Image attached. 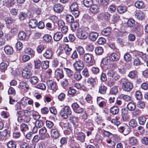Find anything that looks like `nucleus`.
<instances>
[{"instance_id":"f257e3e1","label":"nucleus","mask_w":148,"mask_h":148,"mask_svg":"<svg viewBox=\"0 0 148 148\" xmlns=\"http://www.w3.org/2000/svg\"><path fill=\"white\" fill-rule=\"evenodd\" d=\"M123 90L125 92H130L133 88V85L127 79L122 78L120 81Z\"/></svg>"},{"instance_id":"f03ea898","label":"nucleus","mask_w":148,"mask_h":148,"mask_svg":"<svg viewBox=\"0 0 148 148\" xmlns=\"http://www.w3.org/2000/svg\"><path fill=\"white\" fill-rule=\"evenodd\" d=\"M87 29V27H85L77 29L76 32V36L77 37L82 40L86 38L88 36V32L86 31Z\"/></svg>"},{"instance_id":"7ed1b4c3","label":"nucleus","mask_w":148,"mask_h":148,"mask_svg":"<svg viewBox=\"0 0 148 148\" xmlns=\"http://www.w3.org/2000/svg\"><path fill=\"white\" fill-rule=\"evenodd\" d=\"M72 111L70 107L66 106L62 108L60 111V115L63 118L66 119L68 117V115H70Z\"/></svg>"},{"instance_id":"20e7f679","label":"nucleus","mask_w":148,"mask_h":148,"mask_svg":"<svg viewBox=\"0 0 148 148\" xmlns=\"http://www.w3.org/2000/svg\"><path fill=\"white\" fill-rule=\"evenodd\" d=\"M70 8L73 14L75 17H78L79 12L78 10L79 8L77 3L75 2L72 3L70 6Z\"/></svg>"},{"instance_id":"39448f33","label":"nucleus","mask_w":148,"mask_h":148,"mask_svg":"<svg viewBox=\"0 0 148 148\" xmlns=\"http://www.w3.org/2000/svg\"><path fill=\"white\" fill-rule=\"evenodd\" d=\"M83 59L85 61L92 65L95 63L92 54L89 53H86L83 57Z\"/></svg>"},{"instance_id":"423d86ee","label":"nucleus","mask_w":148,"mask_h":148,"mask_svg":"<svg viewBox=\"0 0 148 148\" xmlns=\"http://www.w3.org/2000/svg\"><path fill=\"white\" fill-rule=\"evenodd\" d=\"M84 64L83 61L79 60L76 61L73 64V67L77 71H79L83 68Z\"/></svg>"},{"instance_id":"0eeeda50","label":"nucleus","mask_w":148,"mask_h":148,"mask_svg":"<svg viewBox=\"0 0 148 148\" xmlns=\"http://www.w3.org/2000/svg\"><path fill=\"white\" fill-rule=\"evenodd\" d=\"M47 86L48 89L55 91L57 89L56 82L52 80H48L47 82Z\"/></svg>"},{"instance_id":"6e6552de","label":"nucleus","mask_w":148,"mask_h":148,"mask_svg":"<svg viewBox=\"0 0 148 148\" xmlns=\"http://www.w3.org/2000/svg\"><path fill=\"white\" fill-rule=\"evenodd\" d=\"M107 75L108 76L112 78L113 79L117 80L120 78V76L116 72H114L112 70L108 71Z\"/></svg>"},{"instance_id":"1a4fd4ad","label":"nucleus","mask_w":148,"mask_h":148,"mask_svg":"<svg viewBox=\"0 0 148 148\" xmlns=\"http://www.w3.org/2000/svg\"><path fill=\"white\" fill-rule=\"evenodd\" d=\"M32 75V71L29 69H25L23 71L22 75L25 79H29Z\"/></svg>"},{"instance_id":"9d476101","label":"nucleus","mask_w":148,"mask_h":148,"mask_svg":"<svg viewBox=\"0 0 148 148\" xmlns=\"http://www.w3.org/2000/svg\"><path fill=\"white\" fill-rule=\"evenodd\" d=\"M53 8L54 12L59 13L62 12L64 8L62 5L60 3H57L53 5Z\"/></svg>"},{"instance_id":"9b49d317","label":"nucleus","mask_w":148,"mask_h":148,"mask_svg":"<svg viewBox=\"0 0 148 148\" xmlns=\"http://www.w3.org/2000/svg\"><path fill=\"white\" fill-rule=\"evenodd\" d=\"M99 8L97 4H92L90 7V11L92 14H96L99 11Z\"/></svg>"},{"instance_id":"f8f14e48","label":"nucleus","mask_w":148,"mask_h":148,"mask_svg":"<svg viewBox=\"0 0 148 148\" xmlns=\"http://www.w3.org/2000/svg\"><path fill=\"white\" fill-rule=\"evenodd\" d=\"M53 51L50 49H47L43 54V56L46 59H51L53 55Z\"/></svg>"},{"instance_id":"ddd939ff","label":"nucleus","mask_w":148,"mask_h":148,"mask_svg":"<svg viewBox=\"0 0 148 148\" xmlns=\"http://www.w3.org/2000/svg\"><path fill=\"white\" fill-rule=\"evenodd\" d=\"M75 136L77 139L80 142L83 143L84 141L85 136L84 133L82 132H76Z\"/></svg>"},{"instance_id":"4468645a","label":"nucleus","mask_w":148,"mask_h":148,"mask_svg":"<svg viewBox=\"0 0 148 148\" xmlns=\"http://www.w3.org/2000/svg\"><path fill=\"white\" fill-rule=\"evenodd\" d=\"M3 2V5L7 7H12L15 3L14 0H4Z\"/></svg>"},{"instance_id":"2eb2a0df","label":"nucleus","mask_w":148,"mask_h":148,"mask_svg":"<svg viewBox=\"0 0 148 148\" xmlns=\"http://www.w3.org/2000/svg\"><path fill=\"white\" fill-rule=\"evenodd\" d=\"M51 135L53 138L56 139L60 136V134L57 129H53L51 132Z\"/></svg>"},{"instance_id":"dca6fc26","label":"nucleus","mask_w":148,"mask_h":148,"mask_svg":"<svg viewBox=\"0 0 148 148\" xmlns=\"http://www.w3.org/2000/svg\"><path fill=\"white\" fill-rule=\"evenodd\" d=\"M37 25V21L36 20L34 19H32L30 20L29 26L30 28L34 29L36 27Z\"/></svg>"},{"instance_id":"f3484780","label":"nucleus","mask_w":148,"mask_h":148,"mask_svg":"<svg viewBox=\"0 0 148 148\" xmlns=\"http://www.w3.org/2000/svg\"><path fill=\"white\" fill-rule=\"evenodd\" d=\"M107 87L103 84H101L99 87L98 92L101 94H105L106 93Z\"/></svg>"},{"instance_id":"a211bd4d","label":"nucleus","mask_w":148,"mask_h":148,"mask_svg":"<svg viewBox=\"0 0 148 148\" xmlns=\"http://www.w3.org/2000/svg\"><path fill=\"white\" fill-rule=\"evenodd\" d=\"M69 120L70 122H71L75 127H76L78 125V118L73 116L71 115L69 117Z\"/></svg>"},{"instance_id":"6ab92c4d","label":"nucleus","mask_w":148,"mask_h":148,"mask_svg":"<svg viewBox=\"0 0 148 148\" xmlns=\"http://www.w3.org/2000/svg\"><path fill=\"white\" fill-rule=\"evenodd\" d=\"M55 75L59 77L60 79L63 78L64 75L62 70L59 69H57L55 71Z\"/></svg>"},{"instance_id":"aec40b11","label":"nucleus","mask_w":148,"mask_h":148,"mask_svg":"<svg viewBox=\"0 0 148 148\" xmlns=\"http://www.w3.org/2000/svg\"><path fill=\"white\" fill-rule=\"evenodd\" d=\"M62 36V33L60 32H56L54 35V40L55 41H58L61 39Z\"/></svg>"},{"instance_id":"412c9836","label":"nucleus","mask_w":148,"mask_h":148,"mask_svg":"<svg viewBox=\"0 0 148 148\" xmlns=\"http://www.w3.org/2000/svg\"><path fill=\"white\" fill-rule=\"evenodd\" d=\"M98 36V34L97 32H91L89 36L90 39L92 41H95Z\"/></svg>"},{"instance_id":"4be33fe9","label":"nucleus","mask_w":148,"mask_h":148,"mask_svg":"<svg viewBox=\"0 0 148 148\" xmlns=\"http://www.w3.org/2000/svg\"><path fill=\"white\" fill-rule=\"evenodd\" d=\"M135 16L138 20H142L145 18V14L143 12L140 11L136 12Z\"/></svg>"},{"instance_id":"5701e85b","label":"nucleus","mask_w":148,"mask_h":148,"mask_svg":"<svg viewBox=\"0 0 148 148\" xmlns=\"http://www.w3.org/2000/svg\"><path fill=\"white\" fill-rule=\"evenodd\" d=\"M119 58V56L115 53H113L111 54L110 56V60L113 61H118Z\"/></svg>"},{"instance_id":"b1692460","label":"nucleus","mask_w":148,"mask_h":148,"mask_svg":"<svg viewBox=\"0 0 148 148\" xmlns=\"http://www.w3.org/2000/svg\"><path fill=\"white\" fill-rule=\"evenodd\" d=\"M24 52L25 53L30 55L31 58L34 57V56L35 52L30 48H26L25 49Z\"/></svg>"},{"instance_id":"393cba45","label":"nucleus","mask_w":148,"mask_h":148,"mask_svg":"<svg viewBox=\"0 0 148 148\" xmlns=\"http://www.w3.org/2000/svg\"><path fill=\"white\" fill-rule=\"evenodd\" d=\"M5 52L7 54H10L13 52V49L12 47L10 46H6L4 48Z\"/></svg>"},{"instance_id":"a878e982","label":"nucleus","mask_w":148,"mask_h":148,"mask_svg":"<svg viewBox=\"0 0 148 148\" xmlns=\"http://www.w3.org/2000/svg\"><path fill=\"white\" fill-rule=\"evenodd\" d=\"M127 108L129 111H133L135 109L136 106L134 103L130 102L127 104Z\"/></svg>"},{"instance_id":"bb28decb","label":"nucleus","mask_w":148,"mask_h":148,"mask_svg":"<svg viewBox=\"0 0 148 148\" xmlns=\"http://www.w3.org/2000/svg\"><path fill=\"white\" fill-rule=\"evenodd\" d=\"M64 48L65 53L67 55H70L72 50V48L69 47L68 44L65 45Z\"/></svg>"},{"instance_id":"cd10ccee","label":"nucleus","mask_w":148,"mask_h":148,"mask_svg":"<svg viewBox=\"0 0 148 148\" xmlns=\"http://www.w3.org/2000/svg\"><path fill=\"white\" fill-rule=\"evenodd\" d=\"M110 111L112 114L115 115L119 113V109L117 106H112L110 108Z\"/></svg>"},{"instance_id":"c85d7f7f","label":"nucleus","mask_w":148,"mask_h":148,"mask_svg":"<svg viewBox=\"0 0 148 148\" xmlns=\"http://www.w3.org/2000/svg\"><path fill=\"white\" fill-rule=\"evenodd\" d=\"M137 139L135 137L132 136L129 138V143L130 144L132 145H134L137 144Z\"/></svg>"},{"instance_id":"c756f323","label":"nucleus","mask_w":148,"mask_h":148,"mask_svg":"<svg viewBox=\"0 0 148 148\" xmlns=\"http://www.w3.org/2000/svg\"><path fill=\"white\" fill-rule=\"evenodd\" d=\"M137 55L138 56L141 57L143 60L146 62L148 60V56L146 55L145 54H143L142 52L137 53Z\"/></svg>"},{"instance_id":"7c9ffc66","label":"nucleus","mask_w":148,"mask_h":148,"mask_svg":"<svg viewBox=\"0 0 148 148\" xmlns=\"http://www.w3.org/2000/svg\"><path fill=\"white\" fill-rule=\"evenodd\" d=\"M8 65V62H3L0 64V69L1 71H4L7 70Z\"/></svg>"},{"instance_id":"2f4dec72","label":"nucleus","mask_w":148,"mask_h":148,"mask_svg":"<svg viewBox=\"0 0 148 148\" xmlns=\"http://www.w3.org/2000/svg\"><path fill=\"white\" fill-rule=\"evenodd\" d=\"M119 97L120 99H122L126 101H128L131 100V97L127 95L121 94L119 96Z\"/></svg>"},{"instance_id":"473e14b6","label":"nucleus","mask_w":148,"mask_h":148,"mask_svg":"<svg viewBox=\"0 0 148 148\" xmlns=\"http://www.w3.org/2000/svg\"><path fill=\"white\" fill-rule=\"evenodd\" d=\"M138 72L135 71H133L130 72L128 76L131 78H134L138 77Z\"/></svg>"},{"instance_id":"72a5a7b5","label":"nucleus","mask_w":148,"mask_h":148,"mask_svg":"<svg viewBox=\"0 0 148 148\" xmlns=\"http://www.w3.org/2000/svg\"><path fill=\"white\" fill-rule=\"evenodd\" d=\"M39 79L38 77L36 76L31 77L29 81L32 85H35L38 82Z\"/></svg>"},{"instance_id":"f704fd0d","label":"nucleus","mask_w":148,"mask_h":148,"mask_svg":"<svg viewBox=\"0 0 148 148\" xmlns=\"http://www.w3.org/2000/svg\"><path fill=\"white\" fill-rule=\"evenodd\" d=\"M87 82L93 86H95L96 84V79L92 77L88 78Z\"/></svg>"},{"instance_id":"c9c22d12","label":"nucleus","mask_w":148,"mask_h":148,"mask_svg":"<svg viewBox=\"0 0 148 148\" xmlns=\"http://www.w3.org/2000/svg\"><path fill=\"white\" fill-rule=\"evenodd\" d=\"M18 36L20 40H23L25 39L26 35L25 32L23 31H21L18 33Z\"/></svg>"},{"instance_id":"e433bc0d","label":"nucleus","mask_w":148,"mask_h":148,"mask_svg":"<svg viewBox=\"0 0 148 148\" xmlns=\"http://www.w3.org/2000/svg\"><path fill=\"white\" fill-rule=\"evenodd\" d=\"M64 69L65 70L67 76L70 78H71L73 77V73L72 71L70 69L64 68Z\"/></svg>"},{"instance_id":"4c0bfd02","label":"nucleus","mask_w":148,"mask_h":148,"mask_svg":"<svg viewBox=\"0 0 148 148\" xmlns=\"http://www.w3.org/2000/svg\"><path fill=\"white\" fill-rule=\"evenodd\" d=\"M111 31V29L109 28L104 29L101 32L102 34L104 36H107L109 35Z\"/></svg>"},{"instance_id":"58836bf2","label":"nucleus","mask_w":148,"mask_h":148,"mask_svg":"<svg viewBox=\"0 0 148 148\" xmlns=\"http://www.w3.org/2000/svg\"><path fill=\"white\" fill-rule=\"evenodd\" d=\"M19 88L24 89L25 91H27L28 89V86L26 83L22 82H20Z\"/></svg>"},{"instance_id":"ea45409f","label":"nucleus","mask_w":148,"mask_h":148,"mask_svg":"<svg viewBox=\"0 0 148 148\" xmlns=\"http://www.w3.org/2000/svg\"><path fill=\"white\" fill-rule=\"evenodd\" d=\"M61 63L59 62L57 59L53 60L52 61V66L53 67H56L58 66H61Z\"/></svg>"},{"instance_id":"a19ab883","label":"nucleus","mask_w":148,"mask_h":148,"mask_svg":"<svg viewBox=\"0 0 148 148\" xmlns=\"http://www.w3.org/2000/svg\"><path fill=\"white\" fill-rule=\"evenodd\" d=\"M117 10L119 13L121 14L125 12L127 10V8L125 6H119L118 7Z\"/></svg>"},{"instance_id":"79ce46f5","label":"nucleus","mask_w":148,"mask_h":148,"mask_svg":"<svg viewBox=\"0 0 148 148\" xmlns=\"http://www.w3.org/2000/svg\"><path fill=\"white\" fill-rule=\"evenodd\" d=\"M28 125L25 123H22L20 126L21 130L23 132L28 130Z\"/></svg>"},{"instance_id":"37998d69","label":"nucleus","mask_w":148,"mask_h":148,"mask_svg":"<svg viewBox=\"0 0 148 148\" xmlns=\"http://www.w3.org/2000/svg\"><path fill=\"white\" fill-rule=\"evenodd\" d=\"M93 1L92 0H84L83 3L86 7L88 8L92 5Z\"/></svg>"},{"instance_id":"c03bdc74","label":"nucleus","mask_w":148,"mask_h":148,"mask_svg":"<svg viewBox=\"0 0 148 148\" xmlns=\"http://www.w3.org/2000/svg\"><path fill=\"white\" fill-rule=\"evenodd\" d=\"M146 118L144 116H140L138 118V121L139 124L144 125L145 123Z\"/></svg>"},{"instance_id":"a18cd8bd","label":"nucleus","mask_w":148,"mask_h":148,"mask_svg":"<svg viewBox=\"0 0 148 148\" xmlns=\"http://www.w3.org/2000/svg\"><path fill=\"white\" fill-rule=\"evenodd\" d=\"M135 7L138 8H142L144 7V4L142 1H138L135 3Z\"/></svg>"},{"instance_id":"49530a36","label":"nucleus","mask_w":148,"mask_h":148,"mask_svg":"<svg viewBox=\"0 0 148 148\" xmlns=\"http://www.w3.org/2000/svg\"><path fill=\"white\" fill-rule=\"evenodd\" d=\"M103 50L102 48L100 47H98L95 48V53L99 55H101L103 52Z\"/></svg>"},{"instance_id":"de8ad7c7","label":"nucleus","mask_w":148,"mask_h":148,"mask_svg":"<svg viewBox=\"0 0 148 148\" xmlns=\"http://www.w3.org/2000/svg\"><path fill=\"white\" fill-rule=\"evenodd\" d=\"M127 25L129 27H132L135 25V21L132 19H130L127 22Z\"/></svg>"},{"instance_id":"09e8293b","label":"nucleus","mask_w":148,"mask_h":148,"mask_svg":"<svg viewBox=\"0 0 148 148\" xmlns=\"http://www.w3.org/2000/svg\"><path fill=\"white\" fill-rule=\"evenodd\" d=\"M121 66L118 67L119 72L122 74H124L126 73V70L123 65H121Z\"/></svg>"},{"instance_id":"8fccbe9b","label":"nucleus","mask_w":148,"mask_h":148,"mask_svg":"<svg viewBox=\"0 0 148 148\" xmlns=\"http://www.w3.org/2000/svg\"><path fill=\"white\" fill-rule=\"evenodd\" d=\"M21 119L24 122L28 123L30 121L31 118L29 115L24 114V116Z\"/></svg>"},{"instance_id":"3c124183","label":"nucleus","mask_w":148,"mask_h":148,"mask_svg":"<svg viewBox=\"0 0 148 148\" xmlns=\"http://www.w3.org/2000/svg\"><path fill=\"white\" fill-rule=\"evenodd\" d=\"M49 62L46 60L42 62L41 64L42 68L44 69H46L49 67Z\"/></svg>"},{"instance_id":"603ef678","label":"nucleus","mask_w":148,"mask_h":148,"mask_svg":"<svg viewBox=\"0 0 148 148\" xmlns=\"http://www.w3.org/2000/svg\"><path fill=\"white\" fill-rule=\"evenodd\" d=\"M120 18V16L117 14H114L112 17V21L113 23H115L118 21Z\"/></svg>"},{"instance_id":"864d4df0","label":"nucleus","mask_w":148,"mask_h":148,"mask_svg":"<svg viewBox=\"0 0 148 148\" xmlns=\"http://www.w3.org/2000/svg\"><path fill=\"white\" fill-rule=\"evenodd\" d=\"M61 86L63 87H65L69 85L68 79L66 78L63 79L61 82Z\"/></svg>"},{"instance_id":"5fc2aeb1","label":"nucleus","mask_w":148,"mask_h":148,"mask_svg":"<svg viewBox=\"0 0 148 148\" xmlns=\"http://www.w3.org/2000/svg\"><path fill=\"white\" fill-rule=\"evenodd\" d=\"M44 125V123L41 120H39L37 121L36 122L35 125L38 128H40Z\"/></svg>"},{"instance_id":"6e6d98bb","label":"nucleus","mask_w":148,"mask_h":148,"mask_svg":"<svg viewBox=\"0 0 148 148\" xmlns=\"http://www.w3.org/2000/svg\"><path fill=\"white\" fill-rule=\"evenodd\" d=\"M66 21L69 23H72L74 21L73 17L71 14L67 15L66 17Z\"/></svg>"},{"instance_id":"4d7b16f0","label":"nucleus","mask_w":148,"mask_h":148,"mask_svg":"<svg viewBox=\"0 0 148 148\" xmlns=\"http://www.w3.org/2000/svg\"><path fill=\"white\" fill-rule=\"evenodd\" d=\"M133 64L135 66H138L142 64L140 60L138 58L134 59Z\"/></svg>"},{"instance_id":"13d9d810","label":"nucleus","mask_w":148,"mask_h":148,"mask_svg":"<svg viewBox=\"0 0 148 148\" xmlns=\"http://www.w3.org/2000/svg\"><path fill=\"white\" fill-rule=\"evenodd\" d=\"M8 148H16V146L15 142L13 141L9 142L7 145Z\"/></svg>"},{"instance_id":"bf43d9fd","label":"nucleus","mask_w":148,"mask_h":148,"mask_svg":"<svg viewBox=\"0 0 148 148\" xmlns=\"http://www.w3.org/2000/svg\"><path fill=\"white\" fill-rule=\"evenodd\" d=\"M135 96L138 100L142 99L143 96L141 92L139 91H136L135 92Z\"/></svg>"},{"instance_id":"052dcab7","label":"nucleus","mask_w":148,"mask_h":148,"mask_svg":"<svg viewBox=\"0 0 148 148\" xmlns=\"http://www.w3.org/2000/svg\"><path fill=\"white\" fill-rule=\"evenodd\" d=\"M124 59L126 62L130 61L132 58L131 55L127 53L125 54L124 56Z\"/></svg>"},{"instance_id":"680f3d73","label":"nucleus","mask_w":148,"mask_h":148,"mask_svg":"<svg viewBox=\"0 0 148 148\" xmlns=\"http://www.w3.org/2000/svg\"><path fill=\"white\" fill-rule=\"evenodd\" d=\"M11 14L13 16H16L18 14V10L15 8H12L10 11Z\"/></svg>"},{"instance_id":"e2e57ef3","label":"nucleus","mask_w":148,"mask_h":148,"mask_svg":"<svg viewBox=\"0 0 148 148\" xmlns=\"http://www.w3.org/2000/svg\"><path fill=\"white\" fill-rule=\"evenodd\" d=\"M82 77V76L79 72H76L74 74V78L77 80H79Z\"/></svg>"},{"instance_id":"0e129e2a","label":"nucleus","mask_w":148,"mask_h":148,"mask_svg":"<svg viewBox=\"0 0 148 148\" xmlns=\"http://www.w3.org/2000/svg\"><path fill=\"white\" fill-rule=\"evenodd\" d=\"M110 62V60L107 58H103L101 61V63L105 65H108Z\"/></svg>"},{"instance_id":"69168bd1","label":"nucleus","mask_w":148,"mask_h":148,"mask_svg":"<svg viewBox=\"0 0 148 148\" xmlns=\"http://www.w3.org/2000/svg\"><path fill=\"white\" fill-rule=\"evenodd\" d=\"M129 125L131 127H134L137 126V123L135 120L132 119L130 121Z\"/></svg>"},{"instance_id":"338daca9","label":"nucleus","mask_w":148,"mask_h":148,"mask_svg":"<svg viewBox=\"0 0 148 148\" xmlns=\"http://www.w3.org/2000/svg\"><path fill=\"white\" fill-rule=\"evenodd\" d=\"M62 127L65 130H70L71 125L69 123H63Z\"/></svg>"},{"instance_id":"774afa93","label":"nucleus","mask_w":148,"mask_h":148,"mask_svg":"<svg viewBox=\"0 0 148 148\" xmlns=\"http://www.w3.org/2000/svg\"><path fill=\"white\" fill-rule=\"evenodd\" d=\"M79 55H83L85 52L84 48L81 46H79L77 49Z\"/></svg>"}]
</instances>
